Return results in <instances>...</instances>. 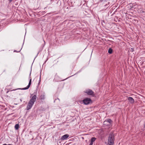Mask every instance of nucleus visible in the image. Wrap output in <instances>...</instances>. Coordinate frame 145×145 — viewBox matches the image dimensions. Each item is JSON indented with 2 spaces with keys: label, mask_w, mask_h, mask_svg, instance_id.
<instances>
[{
  "label": "nucleus",
  "mask_w": 145,
  "mask_h": 145,
  "mask_svg": "<svg viewBox=\"0 0 145 145\" xmlns=\"http://www.w3.org/2000/svg\"><path fill=\"white\" fill-rule=\"evenodd\" d=\"M84 103L86 105H87L91 103V99L89 98H86L83 100Z\"/></svg>",
  "instance_id": "3"
},
{
  "label": "nucleus",
  "mask_w": 145,
  "mask_h": 145,
  "mask_svg": "<svg viewBox=\"0 0 145 145\" xmlns=\"http://www.w3.org/2000/svg\"><path fill=\"white\" fill-rule=\"evenodd\" d=\"M8 145H12V144H8Z\"/></svg>",
  "instance_id": "19"
},
{
  "label": "nucleus",
  "mask_w": 145,
  "mask_h": 145,
  "mask_svg": "<svg viewBox=\"0 0 145 145\" xmlns=\"http://www.w3.org/2000/svg\"><path fill=\"white\" fill-rule=\"evenodd\" d=\"M31 83V78L30 80L29 83L28 85L25 88H23L21 89L22 90H26L28 89L30 87Z\"/></svg>",
  "instance_id": "5"
},
{
  "label": "nucleus",
  "mask_w": 145,
  "mask_h": 145,
  "mask_svg": "<svg viewBox=\"0 0 145 145\" xmlns=\"http://www.w3.org/2000/svg\"><path fill=\"white\" fill-rule=\"evenodd\" d=\"M130 50L131 52H133L134 51V49L133 48H131Z\"/></svg>",
  "instance_id": "13"
},
{
  "label": "nucleus",
  "mask_w": 145,
  "mask_h": 145,
  "mask_svg": "<svg viewBox=\"0 0 145 145\" xmlns=\"http://www.w3.org/2000/svg\"><path fill=\"white\" fill-rule=\"evenodd\" d=\"M108 122L109 123H110L111 122H112V120L110 119H108L107 121H105V122Z\"/></svg>",
  "instance_id": "12"
},
{
  "label": "nucleus",
  "mask_w": 145,
  "mask_h": 145,
  "mask_svg": "<svg viewBox=\"0 0 145 145\" xmlns=\"http://www.w3.org/2000/svg\"><path fill=\"white\" fill-rule=\"evenodd\" d=\"M101 2H102L104 1H106V0H99Z\"/></svg>",
  "instance_id": "15"
},
{
  "label": "nucleus",
  "mask_w": 145,
  "mask_h": 145,
  "mask_svg": "<svg viewBox=\"0 0 145 145\" xmlns=\"http://www.w3.org/2000/svg\"><path fill=\"white\" fill-rule=\"evenodd\" d=\"M12 0H9V1L10 2H11Z\"/></svg>",
  "instance_id": "16"
},
{
  "label": "nucleus",
  "mask_w": 145,
  "mask_h": 145,
  "mask_svg": "<svg viewBox=\"0 0 145 145\" xmlns=\"http://www.w3.org/2000/svg\"><path fill=\"white\" fill-rule=\"evenodd\" d=\"M19 127V125L18 124H16L15 126V128L16 130H17L18 129Z\"/></svg>",
  "instance_id": "9"
},
{
  "label": "nucleus",
  "mask_w": 145,
  "mask_h": 145,
  "mask_svg": "<svg viewBox=\"0 0 145 145\" xmlns=\"http://www.w3.org/2000/svg\"><path fill=\"white\" fill-rule=\"evenodd\" d=\"M2 145H7V144H3Z\"/></svg>",
  "instance_id": "17"
},
{
  "label": "nucleus",
  "mask_w": 145,
  "mask_h": 145,
  "mask_svg": "<svg viewBox=\"0 0 145 145\" xmlns=\"http://www.w3.org/2000/svg\"><path fill=\"white\" fill-rule=\"evenodd\" d=\"M114 136L113 133H110L108 139V144L109 145H114Z\"/></svg>",
  "instance_id": "2"
},
{
  "label": "nucleus",
  "mask_w": 145,
  "mask_h": 145,
  "mask_svg": "<svg viewBox=\"0 0 145 145\" xmlns=\"http://www.w3.org/2000/svg\"><path fill=\"white\" fill-rule=\"evenodd\" d=\"M84 92L86 93L88 95H92V96H94V92L91 89H87L84 91Z\"/></svg>",
  "instance_id": "4"
},
{
  "label": "nucleus",
  "mask_w": 145,
  "mask_h": 145,
  "mask_svg": "<svg viewBox=\"0 0 145 145\" xmlns=\"http://www.w3.org/2000/svg\"><path fill=\"white\" fill-rule=\"evenodd\" d=\"M40 98L42 100L44 99L45 98V95L44 94L42 95L40 97Z\"/></svg>",
  "instance_id": "8"
},
{
  "label": "nucleus",
  "mask_w": 145,
  "mask_h": 145,
  "mask_svg": "<svg viewBox=\"0 0 145 145\" xmlns=\"http://www.w3.org/2000/svg\"><path fill=\"white\" fill-rule=\"evenodd\" d=\"M96 139V138L95 137H92L91 138V141L92 142H93L95 141V140Z\"/></svg>",
  "instance_id": "11"
},
{
  "label": "nucleus",
  "mask_w": 145,
  "mask_h": 145,
  "mask_svg": "<svg viewBox=\"0 0 145 145\" xmlns=\"http://www.w3.org/2000/svg\"><path fill=\"white\" fill-rule=\"evenodd\" d=\"M36 98L37 96L35 95H34L32 96L31 98L29 100L27 106V110H29L31 108L34 102L36 101Z\"/></svg>",
  "instance_id": "1"
},
{
  "label": "nucleus",
  "mask_w": 145,
  "mask_h": 145,
  "mask_svg": "<svg viewBox=\"0 0 145 145\" xmlns=\"http://www.w3.org/2000/svg\"><path fill=\"white\" fill-rule=\"evenodd\" d=\"M108 52L109 54H111L112 52V50L111 48H109L108 50Z\"/></svg>",
  "instance_id": "10"
},
{
  "label": "nucleus",
  "mask_w": 145,
  "mask_h": 145,
  "mask_svg": "<svg viewBox=\"0 0 145 145\" xmlns=\"http://www.w3.org/2000/svg\"><path fill=\"white\" fill-rule=\"evenodd\" d=\"M93 142H92L91 141V142L90 143L89 145H92L93 144Z\"/></svg>",
  "instance_id": "14"
},
{
  "label": "nucleus",
  "mask_w": 145,
  "mask_h": 145,
  "mask_svg": "<svg viewBox=\"0 0 145 145\" xmlns=\"http://www.w3.org/2000/svg\"><path fill=\"white\" fill-rule=\"evenodd\" d=\"M144 128H145V123H144Z\"/></svg>",
  "instance_id": "18"
},
{
  "label": "nucleus",
  "mask_w": 145,
  "mask_h": 145,
  "mask_svg": "<svg viewBox=\"0 0 145 145\" xmlns=\"http://www.w3.org/2000/svg\"><path fill=\"white\" fill-rule=\"evenodd\" d=\"M69 135L68 134L65 135L61 137V139L62 140L67 139V138L69 137Z\"/></svg>",
  "instance_id": "6"
},
{
  "label": "nucleus",
  "mask_w": 145,
  "mask_h": 145,
  "mask_svg": "<svg viewBox=\"0 0 145 145\" xmlns=\"http://www.w3.org/2000/svg\"><path fill=\"white\" fill-rule=\"evenodd\" d=\"M128 99L131 103H133L134 102V99L131 97H129L128 98Z\"/></svg>",
  "instance_id": "7"
}]
</instances>
